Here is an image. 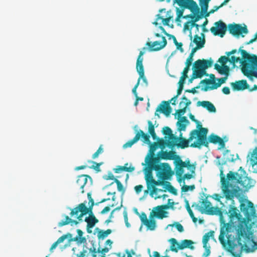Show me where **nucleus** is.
Here are the masks:
<instances>
[{
  "mask_svg": "<svg viewBox=\"0 0 257 257\" xmlns=\"http://www.w3.org/2000/svg\"><path fill=\"white\" fill-rule=\"evenodd\" d=\"M250 162L253 166L257 165V148L253 150L251 155Z\"/></svg>",
  "mask_w": 257,
  "mask_h": 257,
  "instance_id": "obj_55",
  "label": "nucleus"
},
{
  "mask_svg": "<svg viewBox=\"0 0 257 257\" xmlns=\"http://www.w3.org/2000/svg\"><path fill=\"white\" fill-rule=\"evenodd\" d=\"M72 234L70 233H67L66 234H64V235H63L62 236H61V237H60L56 241H55V242H54L53 243V244L52 245L51 247H50V251L52 252H53V250L54 249H55L57 246V245L63 242L65 239H66V238H67L68 237H72Z\"/></svg>",
  "mask_w": 257,
  "mask_h": 257,
  "instance_id": "obj_28",
  "label": "nucleus"
},
{
  "mask_svg": "<svg viewBox=\"0 0 257 257\" xmlns=\"http://www.w3.org/2000/svg\"><path fill=\"white\" fill-rule=\"evenodd\" d=\"M197 105L201 106L205 108L210 112H215L216 111V108L214 105L211 102L208 101H198Z\"/></svg>",
  "mask_w": 257,
  "mask_h": 257,
  "instance_id": "obj_22",
  "label": "nucleus"
},
{
  "mask_svg": "<svg viewBox=\"0 0 257 257\" xmlns=\"http://www.w3.org/2000/svg\"><path fill=\"white\" fill-rule=\"evenodd\" d=\"M163 133L164 135L167 136L168 139H170L175 142H177L179 138L173 134L171 129L168 126H165L163 128Z\"/></svg>",
  "mask_w": 257,
  "mask_h": 257,
  "instance_id": "obj_26",
  "label": "nucleus"
},
{
  "mask_svg": "<svg viewBox=\"0 0 257 257\" xmlns=\"http://www.w3.org/2000/svg\"><path fill=\"white\" fill-rule=\"evenodd\" d=\"M214 68L220 74H224L225 76H228L230 68L227 65L220 66L219 64L216 63L214 65Z\"/></svg>",
  "mask_w": 257,
  "mask_h": 257,
  "instance_id": "obj_27",
  "label": "nucleus"
},
{
  "mask_svg": "<svg viewBox=\"0 0 257 257\" xmlns=\"http://www.w3.org/2000/svg\"><path fill=\"white\" fill-rule=\"evenodd\" d=\"M173 18L172 16H169L168 18H164L163 17L161 16L160 15H157V21H159V20H162V23L164 26H169V22L170 20Z\"/></svg>",
  "mask_w": 257,
  "mask_h": 257,
  "instance_id": "obj_54",
  "label": "nucleus"
},
{
  "mask_svg": "<svg viewBox=\"0 0 257 257\" xmlns=\"http://www.w3.org/2000/svg\"><path fill=\"white\" fill-rule=\"evenodd\" d=\"M174 3H176L182 8L189 9L193 14L183 16V18H191L193 21L197 22L202 19L205 14H199V8L197 3L193 0H174Z\"/></svg>",
  "mask_w": 257,
  "mask_h": 257,
  "instance_id": "obj_5",
  "label": "nucleus"
},
{
  "mask_svg": "<svg viewBox=\"0 0 257 257\" xmlns=\"http://www.w3.org/2000/svg\"><path fill=\"white\" fill-rule=\"evenodd\" d=\"M162 42L158 41L154 42H148L146 44V46L149 47V50L150 52L158 51L163 49L167 45V41L164 36L162 37Z\"/></svg>",
  "mask_w": 257,
  "mask_h": 257,
  "instance_id": "obj_11",
  "label": "nucleus"
},
{
  "mask_svg": "<svg viewBox=\"0 0 257 257\" xmlns=\"http://www.w3.org/2000/svg\"><path fill=\"white\" fill-rule=\"evenodd\" d=\"M164 190L159 189L156 187L151 188L150 194L152 197H153L154 194L157 195L160 192H163Z\"/></svg>",
  "mask_w": 257,
  "mask_h": 257,
  "instance_id": "obj_60",
  "label": "nucleus"
},
{
  "mask_svg": "<svg viewBox=\"0 0 257 257\" xmlns=\"http://www.w3.org/2000/svg\"><path fill=\"white\" fill-rule=\"evenodd\" d=\"M193 56L194 55H192V54H189V56L188 57V58L187 59L186 63H185L186 66L190 67V66L192 65V63Z\"/></svg>",
  "mask_w": 257,
  "mask_h": 257,
  "instance_id": "obj_64",
  "label": "nucleus"
},
{
  "mask_svg": "<svg viewBox=\"0 0 257 257\" xmlns=\"http://www.w3.org/2000/svg\"><path fill=\"white\" fill-rule=\"evenodd\" d=\"M190 69V67L186 66L184 68V70L182 72V75L180 77L181 79L183 80H185L188 77V73Z\"/></svg>",
  "mask_w": 257,
  "mask_h": 257,
  "instance_id": "obj_61",
  "label": "nucleus"
},
{
  "mask_svg": "<svg viewBox=\"0 0 257 257\" xmlns=\"http://www.w3.org/2000/svg\"><path fill=\"white\" fill-rule=\"evenodd\" d=\"M185 80L184 79L182 80L181 78L180 79V80L178 82L179 86L177 89V95L174 96V99L177 98L178 96L180 95L182 93V90L183 89V85L185 83Z\"/></svg>",
  "mask_w": 257,
  "mask_h": 257,
  "instance_id": "obj_52",
  "label": "nucleus"
},
{
  "mask_svg": "<svg viewBox=\"0 0 257 257\" xmlns=\"http://www.w3.org/2000/svg\"><path fill=\"white\" fill-rule=\"evenodd\" d=\"M195 189V186L194 185L188 186L184 185L182 186L181 190L182 192H186L190 190H193Z\"/></svg>",
  "mask_w": 257,
  "mask_h": 257,
  "instance_id": "obj_63",
  "label": "nucleus"
},
{
  "mask_svg": "<svg viewBox=\"0 0 257 257\" xmlns=\"http://www.w3.org/2000/svg\"><path fill=\"white\" fill-rule=\"evenodd\" d=\"M158 148V144L157 143H154L152 144H150L149 154L146 158V162H148L150 158H155V152Z\"/></svg>",
  "mask_w": 257,
  "mask_h": 257,
  "instance_id": "obj_34",
  "label": "nucleus"
},
{
  "mask_svg": "<svg viewBox=\"0 0 257 257\" xmlns=\"http://www.w3.org/2000/svg\"><path fill=\"white\" fill-rule=\"evenodd\" d=\"M77 235L75 237L72 238L70 237L69 241H76L79 243H84L86 242V238L85 237L83 236V232L80 229H77Z\"/></svg>",
  "mask_w": 257,
  "mask_h": 257,
  "instance_id": "obj_23",
  "label": "nucleus"
},
{
  "mask_svg": "<svg viewBox=\"0 0 257 257\" xmlns=\"http://www.w3.org/2000/svg\"><path fill=\"white\" fill-rule=\"evenodd\" d=\"M179 138L180 142L178 144L176 143V146H177L178 148H181V149H184L189 147V142L192 140H189V139L186 140L184 138H183L182 133L180 134Z\"/></svg>",
  "mask_w": 257,
  "mask_h": 257,
  "instance_id": "obj_39",
  "label": "nucleus"
},
{
  "mask_svg": "<svg viewBox=\"0 0 257 257\" xmlns=\"http://www.w3.org/2000/svg\"><path fill=\"white\" fill-rule=\"evenodd\" d=\"M227 77H228V76H225L224 77L218 78L217 79L218 82L214 84V85H212L211 86H206L204 88H202L201 89H202V90H203L204 91H207L209 89H210V90L216 89L217 88H218L219 87H220L222 84H223L225 82L226 80L227 79Z\"/></svg>",
  "mask_w": 257,
  "mask_h": 257,
  "instance_id": "obj_20",
  "label": "nucleus"
},
{
  "mask_svg": "<svg viewBox=\"0 0 257 257\" xmlns=\"http://www.w3.org/2000/svg\"><path fill=\"white\" fill-rule=\"evenodd\" d=\"M175 166L176 175L178 177V181L181 183L182 181V177L184 172V168H185V165L183 163V161L180 156H177L174 162Z\"/></svg>",
  "mask_w": 257,
  "mask_h": 257,
  "instance_id": "obj_10",
  "label": "nucleus"
},
{
  "mask_svg": "<svg viewBox=\"0 0 257 257\" xmlns=\"http://www.w3.org/2000/svg\"><path fill=\"white\" fill-rule=\"evenodd\" d=\"M210 79H205L200 81V84H205L206 85L212 84L216 83V78L215 75L213 74L209 75Z\"/></svg>",
  "mask_w": 257,
  "mask_h": 257,
  "instance_id": "obj_45",
  "label": "nucleus"
},
{
  "mask_svg": "<svg viewBox=\"0 0 257 257\" xmlns=\"http://www.w3.org/2000/svg\"><path fill=\"white\" fill-rule=\"evenodd\" d=\"M149 168H150V170H148L147 171V172L145 175V180L146 181L147 186V188L148 190H150V186L151 185V184L152 183V180H154V179L152 176V171H151V170L152 169L150 167H149Z\"/></svg>",
  "mask_w": 257,
  "mask_h": 257,
  "instance_id": "obj_41",
  "label": "nucleus"
},
{
  "mask_svg": "<svg viewBox=\"0 0 257 257\" xmlns=\"http://www.w3.org/2000/svg\"><path fill=\"white\" fill-rule=\"evenodd\" d=\"M145 52L141 51L139 53V55L137 58V64H136V69L138 73L139 74V76L141 77H142L144 76V68L143 65V56Z\"/></svg>",
  "mask_w": 257,
  "mask_h": 257,
  "instance_id": "obj_18",
  "label": "nucleus"
},
{
  "mask_svg": "<svg viewBox=\"0 0 257 257\" xmlns=\"http://www.w3.org/2000/svg\"><path fill=\"white\" fill-rule=\"evenodd\" d=\"M157 140L158 141L157 142L158 144V147H160L162 149H164L165 146H167L169 148H171L172 150H173L174 147L176 146V142L170 139L164 141L159 139V140Z\"/></svg>",
  "mask_w": 257,
  "mask_h": 257,
  "instance_id": "obj_21",
  "label": "nucleus"
},
{
  "mask_svg": "<svg viewBox=\"0 0 257 257\" xmlns=\"http://www.w3.org/2000/svg\"><path fill=\"white\" fill-rule=\"evenodd\" d=\"M169 241L170 242V250L177 252L179 250H180V243L178 242L177 240L174 238H172L169 239Z\"/></svg>",
  "mask_w": 257,
  "mask_h": 257,
  "instance_id": "obj_33",
  "label": "nucleus"
},
{
  "mask_svg": "<svg viewBox=\"0 0 257 257\" xmlns=\"http://www.w3.org/2000/svg\"><path fill=\"white\" fill-rule=\"evenodd\" d=\"M87 207L84 203L79 204L78 206L71 209L70 213V216L73 217L74 215L78 216L79 212H81L83 210L85 209Z\"/></svg>",
  "mask_w": 257,
  "mask_h": 257,
  "instance_id": "obj_32",
  "label": "nucleus"
},
{
  "mask_svg": "<svg viewBox=\"0 0 257 257\" xmlns=\"http://www.w3.org/2000/svg\"><path fill=\"white\" fill-rule=\"evenodd\" d=\"M193 242L191 240L184 239L181 241L180 243V250L183 249L185 248H189L191 249H193L194 247L192 246Z\"/></svg>",
  "mask_w": 257,
  "mask_h": 257,
  "instance_id": "obj_40",
  "label": "nucleus"
},
{
  "mask_svg": "<svg viewBox=\"0 0 257 257\" xmlns=\"http://www.w3.org/2000/svg\"><path fill=\"white\" fill-rule=\"evenodd\" d=\"M183 164L185 166V168H187L188 169L191 170V172L192 174H195V165L194 164H191L190 160L188 159L185 162L183 161Z\"/></svg>",
  "mask_w": 257,
  "mask_h": 257,
  "instance_id": "obj_51",
  "label": "nucleus"
},
{
  "mask_svg": "<svg viewBox=\"0 0 257 257\" xmlns=\"http://www.w3.org/2000/svg\"><path fill=\"white\" fill-rule=\"evenodd\" d=\"M110 248V247L108 248L107 247H105L102 249H100V247H99L96 249L95 247H93V248L91 247L89 248V250L90 252L92 253L91 255L92 257H97V253L105 254L108 252Z\"/></svg>",
  "mask_w": 257,
  "mask_h": 257,
  "instance_id": "obj_29",
  "label": "nucleus"
},
{
  "mask_svg": "<svg viewBox=\"0 0 257 257\" xmlns=\"http://www.w3.org/2000/svg\"><path fill=\"white\" fill-rule=\"evenodd\" d=\"M90 211L89 210V208H86L85 209L83 210L82 211L80 212V214L78 216H76V218L78 219L79 221H82V217L84 215L87 214V213H89Z\"/></svg>",
  "mask_w": 257,
  "mask_h": 257,
  "instance_id": "obj_59",
  "label": "nucleus"
},
{
  "mask_svg": "<svg viewBox=\"0 0 257 257\" xmlns=\"http://www.w3.org/2000/svg\"><path fill=\"white\" fill-rule=\"evenodd\" d=\"M65 220H61L60 221L58 225L59 227H62L63 226L69 224V223L71 224V225H73V224L77 225L79 223V221L75 220H73L71 219L67 215H64Z\"/></svg>",
  "mask_w": 257,
  "mask_h": 257,
  "instance_id": "obj_31",
  "label": "nucleus"
},
{
  "mask_svg": "<svg viewBox=\"0 0 257 257\" xmlns=\"http://www.w3.org/2000/svg\"><path fill=\"white\" fill-rule=\"evenodd\" d=\"M84 221L87 222V225L88 228H92L96 223L98 222V220L95 217L92 212H89L88 217L85 218Z\"/></svg>",
  "mask_w": 257,
  "mask_h": 257,
  "instance_id": "obj_25",
  "label": "nucleus"
},
{
  "mask_svg": "<svg viewBox=\"0 0 257 257\" xmlns=\"http://www.w3.org/2000/svg\"><path fill=\"white\" fill-rule=\"evenodd\" d=\"M88 162L89 163L93 164V165L89 167L90 168L93 169L95 170V171H96L97 172L100 171V165H101L102 164V163H97L95 162H94V161H92L91 160L88 161Z\"/></svg>",
  "mask_w": 257,
  "mask_h": 257,
  "instance_id": "obj_56",
  "label": "nucleus"
},
{
  "mask_svg": "<svg viewBox=\"0 0 257 257\" xmlns=\"http://www.w3.org/2000/svg\"><path fill=\"white\" fill-rule=\"evenodd\" d=\"M197 124V129L192 130L190 134L189 137V140H193L197 138V141L194 142V143L190 145V147L194 148L195 145L202 144L206 142V135L208 133V129L207 128L203 127L201 123L198 120V122H195Z\"/></svg>",
  "mask_w": 257,
  "mask_h": 257,
  "instance_id": "obj_6",
  "label": "nucleus"
},
{
  "mask_svg": "<svg viewBox=\"0 0 257 257\" xmlns=\"http://www.w3.org/2000/svg\"><path fill=\"white\" fill-rule=\"evenodd\" d=\"M95 229L98 230L97 237L99 240H103L112 232L110 229H108L105 231L99 229L98 228H96Z\"/></svg>",
  "mask_w": 257,
  "mask_h": 257,
  "instance_id": "obj_38",
  "label": "nucleus"
},
{
  "mask_svg": "<svg viewBox=\"0 0 257 257\" xmlns=\"http://www.w3.org/2000/svg\"><path fill=\"white\" fill-rule=\"evenodd\" d=\"M210 0H199V4L201 8V13L206 14L208 13V4Z\"/></svg>",
  "mask_w": 257,
  "mask_h": 257,
  "instance_id": "obj_42",
  "label": "nucleus"
},
{
  "mask_svg": "<svg viewBox=\"0 0 257 257\" xmlns=\"http://www.w3.org/2000/svg\"><path fill=\"white\" fill-rule=\"evenodd\" d=\"M128 164L126 163L124 166H118L114 169V172L115 173H119L122 171L132 172L135 170V167H127Z\"/></svg>",
  "mask_w": 257,
  "mask_h": 257,
  "instance_id": "obj_37",
  "label": "nucleus"
},
{
  "mask_svg": "<svg viewBox=\"0 0 257 257\" xmlns=\"http://www.w3.org/2000/svg\"><path fill=\"white\" fill-rule=\"evenodd\" d=\"M248 228L245 224L239 223L237 226L233 223H225L220 228L219 235V240L221 243L224 244L226 242L225 237H227V242L230 252L233 255H235L233 251L238 246L242 248L245 245V241L242 240L249 239V235L247 234Z\"/></svg>",
  "mask_w": 257,
  "mask_h": 257,
  "instance_id": "obj_2",
  "label": "nucleus"
},
{
  "mask_svg": "<svg viewBox=\"0 0 257 257\" xmlns=\"http://www.w3.org/2000/svg\"><path fill=\"white\" fill-rule=\"evenodd\" d=\"M114 182L117 185V188L118 191L121 192V195H123L125 192V189L121 183L117 179H114Z\"/></svg>",
  "mask_w": 257,
  "mask_h": 257,
  "instance_id": "obj_57",
  "label": "nucleus"
},
{
  "mask_svg": "<svg viewBox=\"0 0 257 257\" xmlns=\"http://www.w3.org/2000/svg\"><path fill=\"white\" fill-rule=\"evenodd\" d=\"M88 178H90L87 175H81L78 176L76 183V187L81 190V192L83 193L84 192L83 188L87 182Z\"/></svg>",
  "mask_w": 257,
  "mask_h": 257,
  "instance_id": "obj_19",
  "label": "nucleus"
},
{
  "mask_svg": "<svg viewBox=\"0 0 257 257\" xmlns=\"http://www.w3.org/2000/svg\"><path fill=\"white\" fill-rule=\"evenodd\" d=\"M192 207H195V209L200 212L201 213H205L208 215H214L216 214V210L219 211L218 208H215L211 206V203L207 200V197L203 200L201 202V205L194 203Z\"/></svg>",
  "mask_w": 257,
  "mask_h": 257,
  "instance_id": "obj_8",
  "label": "nucleus"
},
{
  "mask_svg": "<svg viewBox=\"0 0 257 257\" xmlns=\"http://www.w3.org/2000/svg\"><path fill=\"white\" fill-rule=\"evenodd\" d=\"M136 135H139L140 139L142 137L144 139V142L145 143L150 144L151 142L150 140V136L145 134L142 130H139Z\"/></svg>",
  "mask_w": 257,
  "mask_h": 257,
  "instance_id": "obj_48",
  "label": "nucleus"
},
{
  "mask_svg": "<svg viewBox=\"0 0 257 257\" xmlns=\"http://www.w3.org/2000/svg\"><path fill=\"white\" fill-rule=\"evenodd\" d=\"M205 143L202 144H197L195 145L194 148H200L202 146L208 148L209 143H212L213 144H218L220 146V148H224L225 147V142L222 138L214 134H211L207 138V135H206V141Z\"/></svg>",
  "mask_w": 257,
  "mask_h": 257,
  "instance_id": "obj_9",
  "label": "nucleus"
},
{
  "mask_svg": "<svg viewBox=\"0 0 257 257\" xmlns=\"http://www.w3.org/2000/svg\"><path fill=\"white\" fill-rule=\"evenodd\" d=\"M172 111V108L170 105V102L163 101L158 106L155 112V115H158V111H160L166 116H169Z\"/></svg>",
  "mask_w": 257,
  "mask_h": 257,
  "instance_id": "obj_16",
  "label": "nucleus"
},
{
  "mask_svg": "<svg viewBox=\"0 0 257 257\" xmlns=\"http://www.w3.org/2000/svg\"><path fill=\"white\" fill-rule=\"evenodd\" d=\"M149 128L148 132L149 134L151 135L152 138L154 140H159V138L157 137L155 132V127L152 122L151 120H149L148 121Z\"/></svg>",
  "mask_w": 257,
  "mask_h": 257,
  "instance_id": "obj_43",
  "label": "nucleus"
},
{
  "mask_svg": "<svg viewBox=\"0 0 257 257\" xmlns=\"http://www.w3.org/2000/svg\"><path fill=\"white\" fill-rule=\"evenodd\" d=\"M213 64V61L210 58L209 60L198 59L193 64V70L197 74H200L202 77L203 75L208 76L206 72V69L210 67Z\"/></svg>",
  "mask_w": 257,
  "mask_h": 257,
  "instance_id": "obj_7",
  "label": "nucleus"
},
{
  "mask_svg": "<svg viewBox=\"0 0 257 257\" xmlns=\"http://www.w3.org/2000/svg\"><path fill=\"white\" fill-rule=\"evenodd\" d=\"M164 192H166L167 190H168L170 193L173 194V195H176L177 194V190L172 186L170 183L169 182H166V185L164 187Z\"/></svg>",
  "mask_w": 257,
  "mask_h": 257,
  "instance_id": "obj_50",
  "label": "nucleus"
},
{
  "mask_svg": "<svg viewBox=\"0 0 257 257\" xmlns=\"http://www.w3.org/2000/svg\"><path fill=\"white\" fill-rule=\"evenodd\" d=\"M201 36V37H199L198 35H195L194 36L193 42L195 44L196 46L200 45L202 46V47H204L205 43V35L204 33H202Z\"/></svg>",
  "mask_w": 257,
  "mask_h": 257,
  "instance_id": "obj_30",
  "label": "nucleus"
},
{
  "mask_svg": "<svg viewBox=\"0 0 257 257\" xmlns=\"http://www.w3.org/2000/svg\"><path fill=\"white\" fill-rule=\"evenodd\" d=\"M230 85L233 91H242L249 88V85L245 80H238L234 82H231Z\"/></svg>",
  "mask_w": 257,
  "mask_h": 257,
  "instance_id": "obj_17",
  "label": "nucleus"
},
{
  "mask_svg": "<svg viewBox=\"0 0 257 257\" xmlns=\"http://www.w3.org/2000/svg\"><path fill=\"white\" fill-rule=\"evenodd\" d=\"M158 178L160 179V180H158L156 181L154 179V180H152V183L151 185L150 186V190L151 189V188L156 187L157 186H160V185H163L164 186H166L167 181H164V180L165 179H161L159 177H158Z\"/></svg>",
  "mask_w": 257,
  "mask_h": 257,
  "instance_id": "obj_49",
  "label": "nucleus"
},
{
  "mask_svg": "<svg viewBox=\"0 0 257 257\" xmlns=\"http://www.w3.org/2000/svg\"><path fill=\"white\" fill-rule=\"evenodd\" d=\"M144 225L148 229L150 230H154L156 227V220L152 218L148 220L145 223Z\"/></svg>",
  "mask_w": 257,
  "mask_h": 257,
  "instance_id": "obj_44",
  "label": "nucleus"
},
{
  "mask_svg": "<svg viewBox=\"0 0 257 257\" xmlns=\"http://www.w3.org/2000/svg\"><path fill=\"white\" fill-rule=\"evenodd\" d=\"M215 232L213 230H210L209 232L206 233L202 238V243L203 244V247H206L207 245H209L208 244V242L210 239V238H214Z\"/></svg>",
  "mask_w": 257,
  "mask_h": 257,
  "instance_id": "obj_36",
  "label": "nucleus"
},
{
  "mask_svg": "<svg viewBox=\"0 0 257 257\" xmlns=\"http://www.w3.org/2000/svg\"><path fill=\"white\" fill-rule=\"evenodd\" d=\"M103 152V149L102 148V145H101L98 150L96 151V152H95L92 156V158L93 159H95V158H97L99 154L102 153Z\"/></svg>",
  "mask_w": 257,
  "mask_h": 257,
  "instance_id": "obj_62",
  "label": "nucleus"
},
{
  "mask_svg": "<svg viewBox=\"0 0 257 257\" xmlns=\"http://www.w3.org/2000/svg\"><path fill=\"white\" fill-rule=\"evenodd\" d=\"M229 33L234 36H239L242 33L247 34L248 30L246 26L242 27L239 24H229L228 25Z\"/></svg>",
  "mask_w": 257,
  "mask_h": 257,
  "instance_id": "obj_13",
  "label": "nucleus"
},
{
  "mask_svg": "<svg viewBox=\"0 0 257 257\" xmlns=\"http://www.w3.org/2000/svg\"><path fill=\"white\" fill-rule=\"evenodd\" d=\"M215 27H212L210 30L214 35H219L221 37H223L227 30L226 25L223 22L219 21L214 24Z\"/></svg>",
  "mask_w": 257,
  "mask_h": 257,
  "instance_id": "obj_12",
  "label": "nucleus"
},
{
  "mask_svg": "<svg viewBox=\"0 0 257 257\" xmlns=\"http://www.w3.org/2000/svg\"><path fill=\"white\" fill-rule=\"evenodd\" d=\"M250 208L252 214H255V210L253 206V204L249 201H247V205H246L244 203H241L240 204V210L244 212L247 213L248 209Z\"/></svg>",
  "mask_w": 257,
  "mask_h": 257,
  "instance_id": "obj_35",
  "label": "nucleus"
},
{
  "mask_svg": "<svg viewBox=\"0 0 257 257\" xmlns=\"http://www.w3.org/2000/svg\"><path fill=\"white\" fill-rule=\"evenodd\" d=\"M243 47H240L239 51L241 53L243 60L241 61L239 57L231 56L229 58L225 56H221L218 62L221 64L222 66L226 65V63L229 61L233 64L238 62L241 63V71L242 73L250 79L253 77L257 78V56L250 55L245 50H243Z\"/></svg>",
  "mask_w": 257,
  "mask_h": 257,
  "instance_id": "obj_3",
  "label": "nucleus"
},
{
  "mask_svg": "<svg viewBox=\"0 0 257 257\" xmlns=\"http://www.w3.org/2000/svg\"><path fill=\"white\" fill-rule=\"evenodd\" d=\"M170 208V206L168 204H165L162 205L158 206L154 208L152 213L154 216L159 219H163L167 217V214L168 212L165 211V209H168Z\"/></svg>",
  "mask_w": 257,
  "mask_h": 257,
  "instance_id": "obj_14",
  "label": "nucleus"
},
{
  "mask_svg": "<svg viewBox=\"0 0 257 257\" xmlns=\"http://www.w3.org/2000/svg\"><path fill=\"white\" fill-rule=\"evenodd\" d=\"M175 151L171 150L169 152L164 151L162 150L157 154V157L150 158L147 162L149 167L152 169L158 172L157 176L162 179H168L171 175V167L168 163H164L159 164L160 160H174L177 157Z\"/></svg>",
  "mask_w": 257,
  "mask_h": 257,
  "instance_id": "obj_4",
  "label": "nucleus"
},
{
  "mask_svg": "<svg viewBox=\"0 0 257 257\" xmlns=\"http://www.w3.org/2000/svg\"><path fill=\"white\" fill-rule=\"evenodd\" d=\"M176 125L178 126V131L179 132L185 131L187 124L189 123L186 116H182L178 119Z\"/></svg>",
  "mask_w": 257,
  "mask_h": 257,
  "instance_id": "obj_24",
  "label": "nucleus"
},
{
  "mask_svg": "<svg viewBox=\"0 0 257 257\" xmlns=\"http://www.w3.org/2000/svg\"><path fill=\"white\" fill-rule=\"evenodd\" d=\"M239 159L237 154H232L230 150H226L223 153V160L221 163L218 161V165H224L228 162H233Z\"/></svg>",
  "mask_w": 257,
  "mask_h": 257,
  "instance_id": "obj_15",
  "label": "nucleus"
},
{
  "mask_svg": "<svg viewBox=\"0 0 257 257\" xmlns=\"http://www.w3.org/2000/svg\"><path fill=\"white\" fill-rule=\"evenodd\" d=\"M182 9H180L178 8H176V12H177V17L176 18V22H180L181 17H183V14L184 12V9L185 8H181Z\"/></svg>",
  "mask_w": 257,
  "mask_h": 257,
  "instance_id": "obj_58",
  "label": "nucleus"
},
{
  "mask_svg": "<svg viewBox=\"0 0 257 257\" xmlns=\"http://www.w3.org/2000/svg\"><path fill=\"white\" fill-rule=\"evenodd\" d=\"M238 210L235 207H231L229 209L228 213L231 218L237 217L239 215Z\"/></svg>",
  "mask_w": 257,
  "mask_h": 257,
  "instance_id": "obj_53",
  "label": "nucleus"
},
{
  "mask_svg": "<svg viewBox=\"0 0 257 257\" xmlns=\"http://www.w3.org/2000/svg\"><path fill=\"white\" fill-rule=\"evenodd\" d=\"M140 140V136L139 135H136L135 137L123 145V148L126 149L127 148L131 147L135 143H137Z\"/></svg>",
  "mask_w": 257,
  "mask_h": 257,
  "instance_id": "obj_47",
  "label": "nucleus"
},
{
  "mask_svg": "<svg viewBox=\"0 0 257 257\" xmlns=\"http://www.w3.org/2000/svg\"><path fill=\"white\" fill-rule=\"evenodd\" d=\"M191 103V101L184 103V107L182 109H179L176 110V113L178 114V119L180 118L182 115H184L186 111L187 107Z\"/></svg>",
  "mask_w": 257,
  "mask_h": 257,
  "instance_id": "obj_46",
  "label": "nucleus"
},
{
  "mask_svg": "<svg viewBox=\"0 0 257 257\" xmlns=\"http://www.w3.org/2000/svg\"><path fill=\"white\" fill-rule=\"evenodd\" d=\"M220 182L223 193L227 200H232L234 197L240 196L239 186L244 189H248L253 186L251 179L247 177L245 171L240 167L237 172L229 171L225 175L220 170Z\"/></svg>",
  "mask_w": 257,
  "mask_h": 257,
  "instance_id": "obj_1",
  "label": "nucleus"
}]
</instances>
